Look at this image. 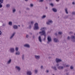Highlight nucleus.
<instances>
[{
    "instance_id": "3",
    "label": "nucleus",
    "mask_w": 75,
    "mask_h": 75,
    "mask_svg": "<svg viewBox=\"0 0 75 75\" xmlns=\"http://www.w3.org/2000/svg\"><path fill=\"white\" fill-rule=\"evenodd\" d=\"M39 34H41V35H43V36H46V32L45 30H43L42 32H40Z\"/></svg>"
},
{
    "instance_id": "62",
    "label": "nucleus",
    "mask_w": 75,
    "mask_h": 75,
    "mask_svg": "<svg viewBox=\"0 0 75 75\" xmlns=\"http://www.w3.org/2000/svg\"><path fill=\"white\" fill-rule=\"evenodd\" d=\"M25 1H28V0H25Z\"/></svg>"
},
{
    "instance_id": "9",
    "label": "nucleus",
    "mask_w": 75,
    "mask_h": 75,
    "mask_svg": "<svg viewBox=\"0 0 75 75\" xmlns=\"http://www.w3.org/2000/svg\"><path fill=\"white\" fill-rule=\"evenodd\" d=\"M26 74L27 75H32L33 73L31 71H28L27 72Z\"/></svg>"
},
{
    "instance_id": "31",
    "label": "nucleus",
    "mask_w": 75,
    "mask_h": 75,
    "mask_svg": "<svg viewBox=\"0 0 75 75\" xmlns=\"http://www.w3.org/2000/svg\"><path fill=\"white\" fill-rule=\"evenodd\" d=\"M15 50L16 51H18V48L17 47H16Z\"/></svg>"
},
{
    "instance_id": "41",
    "label": "nucleus",
    "mask_w": 75,
    "mask_h": 75,
    "mask_svg": "<svg viewBox=\"0 0 75 75\" xmlns=\"http://www.w3.org/2000/svg\"><path fill=\"white\" fill-rule=\"evenodd\" d=\"M73 34V32H69V34Z\"/></svg>"
},
{
    "instance_id": "40",
    "label": "nucleus",
    "mask_w": 75,
    "mask_h": 75,
    "mask_svg": "<svg viewBox=\"0 0 75 75\" xmlns=\"http://www.w3.org/2000/svg\"><path fill=\"white\" fill-rule=\"evenodd\" d=\"M32 25H29V28L30 29H31V26H32Z\"/></svg>"
},
{
    "instance_id": "48",
    "label": "nucleus",
    "mask_w": 75,
    "mask_h": 75,
    "mask_svg": "<svg viewBox=\"0 0 75 75\" xmlns=\"http://www.w3.org/2000/svg\"><path fill=\"white\" fill-rule=\"evenodd\" d=\"M43 0H40L39 2H42Z\"/></svg>"
},
{
    "instance_id": "55",
    "label": "nucleus",
    "mask_w": 75,
    "mask_h": 75,
    "mask_svg": "<svg viewBox=\"0 0 75 75\" xmlns=\"http://www.w3.org/2000/svg\"><path fill=\"white\" fill-rule=\"evenodd\" d=\"M41 69H42V68H43V66H41Z\"/></svg>"
},
{
    "instance_id": "7",
    "label": "nucleus",
    "mask_w": 75,
    "mask_h": 75,
    "mask_svg": "<svg viewBox=\"0 0 75 75\" xmlns=\"http://www.w3.org/2000/svg\"><path fill=\"white\" fill-rule=\"evenodd\" d=\"M15 34H16V33H14L13 34H12V35L9 38V39L10 40H12L14 37V35H15Z\"/></svg>"
},
{
    "instance_id": "25",
    "label": "nucleus",
    "mask_w": 75,
    "mask_h": 75,
    "mask_svg": "<svg viewBox=\"0 0 75 75\" xmlns=\"http://www.w3.org/2000/svg\"><path fill=\"white\" fill-rule=\"evenodd\" d=\"M62 65L63 66V67L64 68H66V66L67 65L66 63L63 64Z\"/></svg>"
},
{
    "instance_id": "44",
    "label": "nucleus",
    "mask_w": 75,
    "mask_h": 75,
    "mask_svg": "<svg viewBox=\"0 0 75 75\" xmlns=\"http://www.w3.org/2000/svg\"><path fill=\"white\" fill-rule=\"evenodd\" d=\"M29 37V35H26V38H28V37Z\"/></svg>"
},
{
    "instance_id": "16",
    "label": "nucleus",
    "mask_w": 75,
    "mask_h": 75,
    "mask_svg": "<svg viewBox=\"0 0 75 75\" xmlns=\"http://www.w3.org/2000/svg\"><path fill=\"white\" fill-rule=\"evenodd\" d=\"M11 61L12 60L11 59H10L8 61H7V64L8 65H9L11 62Z\"/></svg>"
},
{
    "instance_id": "8",
    "label": "nucleus",
    "mask_w": 75,
    "mask_h": 75,
    "mask_svg": "<svg viewBox=\"0 0 75 75\" xmlns=\"http://www.w3.org/2000/svg\"><path fill=\"white\" fill-rule=\"evenodd\" d=\"M56 61L57 63H58V62H62V60L59 59L57 58L56 59Z\"/></svg>"
},
{
    "instance_id": "12",
    "label": "nucleus",
    "mask_w": 75,
    "mask_h": 75,
    "mask_svg": "<svg viewBox=\"0 0 75 75\" xmlns=\"http://www.w3.org/2000/svg\"><path fill=\"white\" fill-rule=\"evenodd\" d=\"M16 69L17 70H18V71H20L21 70V68L19 66H16L15 67Z\"/></svg>"
},
{
    "instance_id": "19",
    "label": "nucleus",
    "mask_w": 75,
    "mask_h": 75,
    "mask_svg": "<svg viewBox=\"0 0 75 75\" xmlns=\"http://www.w3.org/2000/svg\"><path fill=\"white\" fill-rule=\"evenodd\" d=\"M38 40L40 42H42V39H41V38L40 36H39Z\"/></svg>"
},
{
    "instance_id": "11",
    "label": "nucleus",
    "mask_w": 75,
    "mask_h": 75,
    "mask_svg": "<svg viewBox=\"0 0 75 75\" xmlns=\"http://www.w3.org/2000/svg\"><path fill=\"white\" fill-rule=\"evenodd\" d=\"M24 47L26 48H30V45L29 44H26L24 45Z\"/></svg>"
},
{
    "instance_id": "58",
    "label": "nucleus",
    "mask_w": 75,
    "mask_h": 75,
    "mask_svg": "<svg viewBox=\"0 0 75 75\" xmlns=\"http://www.w3.org/2000/svg\"><path fill=\"white\" fill-rule=\"evenodd\" d=\"M45 8H46V9H48V7H45Z\"/></svg>"
},
{
    "instance_id": "46",
    "label": "nucleus",
    "mask_w": 75,
    "mask_h": 75,
    "mask_svg": "<svg viewBox=\"0 0 75 75\" xmlns=\"http://www.w3.org/2000/svg\"><path fill=\"white\" fill-rule=\"evenodd\" d=\"M2 7H3V6L2 5L0 4V8H1Z\"/></svg>"
},
{
    "instance_id": "34",
    "label": "nucleus",
    "mask_w": 75,
    "mask_h": 75,
    "mask_svg": "<svg viewBox=\"0 0 75 75\" xmlns=\"http://www.w3.org/2000/svg\"><path fill=\"white\" fill-rule=\"evenodd\" d=\"M44 38L43 39V40H44V41H45V38H46V36H44Z\"/></svg>"
},
{
    "instance_id": "14",
    "label": "nucleus",
    "mask_w": 75,
    "mask_h": 75,
    "mask_svg": "<svg viewBox=\"0 0 75 75\" xmlns=\"http://www.w3.org/2000/svg\"><path fill=\"white\" fill-rule=\"evenodd\" d=\"M54 42H59V40L57 38H54Z\"/></svg>"
},
{
    "instance_id": "63",
    "label": "nucleus",
    "mask_w": 75,
    "mask_h": 75,
    "mask_svg": "<svg viewBox=\"0 0 75 75\" xmlns=\"http://www.w3.org/2000/svg\"><path fill=\"white\" fill-rule=\"evenodd\" d=\"M49 58H51V57H49Z\"/></svg>"
},
{
    "instance_id": "47",
    "label": "nucleus",
    "mask_w": 75,
    "mask_h": 75,
    "mask_svg": "<svg viewBox=\"0 0 75 75\" xmlns=\"http://www.w3.org/2000/svg\"><path fill=\"white\" fill-rule=\"evenodd\" d=\"M33 39H34V38H35V35H33Z\"/></svg>"
},
{
    "instance_id": "15",
    "label": "nucleus",
    "mask_w": 75,
    "mask_h": 75,
    "mask_svg": "<svg viewBox=\"0 0 75 75\" xmlns=\"http://www.w3.org/2000/svg\"><path fill=\"white\" fill-rule=\"evenodd\" d=\"M13 28L14 29L17 30V29H18V26L16 25H14L13 26Z\"/></svg>"
},
{
    "instance_id": "38",
    "label": "nucleus",
    "mask_w": 75,
    "mask_h": 75,
    "mask_svg": "<svg viewBox=\"0 0 75 75\" xmlns=\"http://www.w3.org/2000/svg\"><path fill=\"white\" fill-rule=\"evenodd\" d=\"M68 16H67L65 17L64 18L65 19L66 18H68Z\"/></svg>"
},
{
    "instance_id": "43",
    "label": "nucleus",
    "mask_w": 75,
    "mask_h": 75,
    "mask_svg": "<svg viewBox=\"0 0 75 75\" xmlns=\"http://www.w3.org/2000/svg\"><path fill=\"white\" fill-rule=\"evenodd\" d=\"M67 40H70V37H69V36H68L67 37Z\"/></svg>"
},
{
    "instance_id": "27",
    "label": "nucleus",
    "mask_w": 75,
    "mask_h": 75,
    "mask_svg": "<svg viewBox=\"0 0 75 75\" xmlns=\"http://www.w3.org/2000/svg\"><path fill=\"white\" fill-rule=\"evenodd\" d=\"M38 73V70L37 69H35V73L36 74H37V73Z\"/></svg>"
},
{
    "instance_id": "30",
    "label": "nucleus",
    "mask_w": 75,
    "mask_h": 75,
    "mask_svg": "<svg viewBox=\"0 0 75 75\" xmlns=\"http://www.w3.org/2000/svg\"><path fill=\"white\" fill-rule=\"evenodd\" d=\"M6 7H10V4H8L6 5Z\"/></svg>"
},
{
    "instance_id": "20",
    "label": "nucleus",
    "mask_w": 75,
    "mask_h": 75,
    "mask_svg": "<svg viewBox=\"0 0 75 75\" xmlns=\"http://www.w3.org/2000/svg\"><path fill=\"white\" fill-rule=\"evenodd\" d=\"M25 55H24V54H23L22 55V58L23 61H24V60L25 59Z\"/></svg>"
},
{
    "instance_id": "35",
    "label": "nucleus",
    "mask_w": 75,
    "mask_h": 75,
    "mask_svg": "<svg viewBox=\"0 0 75 75\" xmlns=\"http://www.w3.org/2000/svg\"><path fill=\"white\" fill-rule=\"evenodd\" d=\"M50 6H52V7H53L54 6V4L52 3H51L50 4Z\"/></svg>"
},
{
    "instance_id": "23",
    "label": "nucleus",
    "mask_w": 75,
    "mask_h": 75,
    "mask_svg": "<svg viewBox=\"0 0 75 75\" xmlns=\"http://www.w3.org/2000/svg\"><path fill=\"white\" fill-rule=\"evenodd\" d=\"M46 30V28L45 27L42 28L40 29L41 31H45Z\"/></svg>"
},
{
    "instance_id": "60",
    "label": "nucleus",
    "mask_w": 75,
    "mask_h": 75,
    "mask_svg": "<svg viewBox=\"0 0 75 75\" xmlns=\"http://www.w3.org/2000/svg\"><path fill=\"white\" fill-rule=\"evenodd\" d=\"M19 13H20V14H21V11H19Z\"/></svg>"
},
{
    "instance_id": "50",
    "label": "nucleus",
    "mask_w": 75,
    "mask_h": 75,
    "mask_svg": "<svg viewBox=\"0 0 75 75\" xmlns=\"http://www.w3.org/2000/svg\"><path fill=\"white\" fill-rule=\"evenodd\" d=\"M30 6L31 7H33V4H30Z\"/></svg>"
},
{
    "instance_id": "1",
    "label": "nucleus",
    "mask_w": 75,
    "mask_h": 75,
    "mask_svg": "<svg viewBox=\"0 0 75 75\" xmlns=\"http://www.w3.org/2000/svg\"><path fill=\"white\" fill-rule=\"evenodd\" d=\"M34 30H38V29H39V27H38V23H36L34 24Z\"/></svg>"
},
{
    "instance_id": "6",
    "label": "nucleus",
    "mask_w": 75,
    "mask_h": 75,
    "mask_svg": "<svg viewBox=\"0 0 75 75\" xmlns=\"http://www.w3.org/2000/svg\"><path fill=\"white\" fill-rule=\"evenodd\" d=\"M35 58L36 59L38 60V59H40L41 58V57L40 55H35Z\"/></svg>"
},
{
    "instance_id": "33",
    "label": "nucleus",
    "mask_w": 75,
    "mask_h": 75,
    "mask_svg": "<svg viewBox=\"0 0 75 75\" xmlns=\"http://www.w3.org/2000/svg\"><path fill=\"white\" fill-rule=\"evenodd\" d=\"M58 34L59 35H61L62 34V32H58Z\"/></svg>"
},
{
    "instance_id": "39",
    "label": "nucleus",
    "mask_w": 75,
    "mask_h": 75,
    "mask_svg": "<svg viewBox=\"0 0 75 75\" xmlns=\"http://www.w3.org/2000/svg\"><path fill=\"white\" fill-rule=\"evenodd\" d=\"M72 15H75V12H73L72 13Z\"/></svg>"
},
{
    "instance_id": "4",
    "label": "nucleus",
    "mask_w": 75,
    "mask_h": 75,
    "mask_svg": "<svg viewBox=\"0 0 75 75\" xmlns=\"http://www.w3.org/2000/svg\"><path fill=\"white\" fill-rule=\"evenodd\" d=\"M71 41L73 42H75V36H74L72 35L71 37Z\"/></svg>"
},
{
    "instance_id": "52",
    "label": "nucleus",
    "mask_w": 75,
    "mask_h": 75,
    "mask_svg": "<svg viewBox=\"0 0 75 75\" xmlns=\"http://www.w3.org/2000/svg\"><path fill=\"white\" fill-rule=\"evenodd\" d=\"M49 72V71L47 70L46 71V73H48Z\"/></svg>"
},
{
    "instance_id": "26",
    "label": "nucleus",
    "mask_w": 75,
    "mask_h": 75,
    "mask_svg": "<svg viewBox=\"0 0 75 75\" xmlns=\"http://www.w3.org/2000/svg\"><path fill=\"white\" fill-rule=\"evenodd\" d=\"M8 24L9 25H12V24H13L12 22H9L8 23Z\"/></svg>"
},
{
    "instance_id": "32",
    "label": "nucleus",
    "mask_w": 75,
    "mask_h": 75,
    "mask_svg": "<svg viewBox=\"0 0 75 75\" xmlns=\"http://www.w3.org/2000/svg\"><path fill=\"white\" fill-rule=\"evenodd\" d=\"M45 17H46V16L44 15L42 16V18H45Z\"/></svg>"
},
{
    "instance_id": "37",
    "label": "nucleus",
    "mask_w": 75,
    "mask_h": 75,
    "mask_svg": "<svg viewBox=\"0 0 75 75\" xmlns=\"http://www.w3.org/2000/svg\"><path fill=\"white\" fill-rule=\"evenodd\" d=\"M69 66H70L69 65H66V67H69Z\"/></svg>"
},
{
    "instance_id": "42",
    "label": "nucleus",
    "mask_w": 75,
    "mask_h": 75,
    "mask_svg": "<svg viewBox=\"0 0 75 75\" xmlns=\"http://www.w3.org/2000/svg\"><path fill=\"white\" fill-rule=\"evenodd\" d=\"M1 34H2V32L1 30H0V35H1Z\"/></svg>"
},
{
    "instance_id": "24",
    "label": "nucleus",
    "mask_w": 75,
    "mask_h": 75,
    "mask_svg": "<svg viewBox=\"0 0 75 75\" xmlns=\"http://www.w3.org/2000/svg\"><path fill=\"white\" fill-rule=\"evenodd\" d=\"M12 11L13 13H14L16 11V10L15 8L13 9L12 10Z\"/></svg>"
},
{
    "instance_id": "10",
    "label": "nucleus",
    "mask_w": 75,
    "mask_h": 75,
    "mask_svg": "<svg viewBox=\"0 0 75 75\" xmlns=\"http://www.w3.org/2000/svg\"><path fill=\"white\" fill-rule=\"evenodd\" d=\"M14 49L13 48H11L10 49V51L11 53H14Z\"/></svg>"
},
{
    "instance_id": "61",
    "label": "nucleus",
    "mask_w": 75,
    "mask_h": 75,
    "mask_svg": "<svg viewBox=\"0 0 75 75\" xmlns=\"http://www.w3.org/2000/svg\"><path fill=\"white\" fill-rule=\"evenodd\" d=\"M22 27H24V25H22Z\"/></svg>"
},
{
    "instance_id": "21",
    "label": "nucleus",
    "mask_w": 75,
    "mask_h": 75,
    "mask_svg": "<svg viewBox=\"0 0 75 75\" xmlns=\"http://www.w3.org/2000/svg\"><path fill=\"white\" fill-rule=\"evenodd\" d=\"M52 68L53 69H54L55 71H57V69L55 66H54V67L52 66Z\"/></svg>"
},
{
    "instance_id": "49",
    "label": "nucleus",
    "mask_w": 75,
    "mask_h": 75,
    "mask_svg": "<svg viewBox=\"0 0 75 75\" xmlns=\"http://www.w3.org/2000/svg\"><path fill=\"white\" fill-rule=\"evenodd\" d=\"M59 64H56L57 67H58V66H59Z\"/></svg>"
},
{
    "instance_id": "18",
    "label": "nucleus",
    "mask_w": 75,
    "mask_h": 75,
    "mask_svg": "<svg viewBox=\"0 0 75 75\" xmlns=\"http://www.w3.org/2000/svg\"><path fill=\"white\" fill-rule=\"evenodd\" d=\"M52 10L54 12H55V13H56L57 11V9H56V8H54L52 9Z\"/></svg>"
},
{
    "instance_id": "36",
    "label": "nucleus",
    "mask_w": 75,
    "mask_h": 75,
    "mask_svg": "<svg viewBox=\"0 0 75 75\" xmlns=\"http://www.w3.org/2000/svg\"><path fill=\"white\" fill-rule=\"evenodd\" d=\"M70 69H74V67H73V66H71L70 67Z\"/></svg>"
},
{
    "instance_id": "54",
    "label": "nucleus",
    "mask_w": 75,
    "mask_h": 75,
    "mask_svg": "<svg viewBox=\"0 0 75 75\" xmlns=\"http://www.w3.org/2000/svg\"><path fill=\"white\" fill-rule=\"evenodd\" d=\"M66 75H69V73H66Z\"/></svg>"
},
{
    "instance_id": "57",
    "label": "nucleus",
    "mask_w": 75,
    "mask_h": 75,
    "mask_svg": "<svg viewBox=\"0 0 75 75\" xmlns=\"http://www.w3.org/2000/svg\"><path fill=\"white\" fill-rule=\"evenodd\" d=\"M30 35H33V33H30Z\"/></svg>"
},
{
    "instance_id": "28",
    "label": "nucleus",
    "mask_w": 75,
    "mask_h": 75,
    "mask_svg": "<svg viewBox=\"0 0 75 75\" xmlns=\"http://www.w3.org/2000/svg\"><path fill=\"white\" fill-rule=\"evenodd\" d=\"M33 24H34V22L32 21L31 22V23H30V25H33Z\"/></svg>"
},
{
    "instance_id": "45",
    "label": "nucleus",
    "mask_w": 75,
    "mask_h": 75,
    "mask_svg": "<svg viewBox=\"0 0 75 75\" xmlns=\"http://www.w3.org/2000/svg\"><path fill=\"white\" fill-rule=\"evenodd\" d=\"M26 9L27 10H30V8H26Z\"/></svg>"
},
{
    "instance_id": "22",
    "label": "nucleus",
    "mask_w": 75,
    "mask_h": 75,
    "mask_svg": "<svg viewBox=\"0 0 75 75\" xmlns=\"http://www.w3.org/2000/svg\"><path fill=\"white\" fill-rule=\"evenodd\" d=\"M65 12L66 14H68V8H66L65 9Z\"/></svg>"
},
{
    "instance_id": "51",
    "label": "nucleus",
    "mask_w": 75,
    "mask_h": 75,
    "mask_svg": "<svg viewBox=\"0 0 75 75\" xmlns=\"http://www.w3.org/2000/svg\"><path fill=\"white\" fill-rule=\"evenodd\" d=\"M2 26H3V27H4V26H6V25L5 24H3Z\"/></svg>"
},
{
    "instance_id": "59",
    "label": "nucleus",
    "mask_w": 75,
    "mask_h": 75,
    "mask_svg": "<svg viewBox=\"0 0 75 75\" xmlns=\"http://www.w3.org/2000/svg\"><path fill=\"white\" fill-rule=\"evenodd\" d=\"M55 35L57 36V33H55Z\"/></svg>"
},
{
    "instance_id": "29",
    "label": "nucleus",
    "mask_w": 75,
    "mask_h": 75,
    "mask_svg": "<svg viewBox=\"0 0 75 75\" xmlns=\"http://www.w3.org/2000/svg\"><path fill=\"white\" fill-rule=\"evenodd\" d=\"M4 0H0V4H2V3H3Z\"/></svg>"
},
{
    "instance_id": "56",
    "label": "nucleus",
    "mask_w": 75,
    "mask_h": 75,
    "mask_svg": "<svg viewBox=\"0 0 75 75\" xmlns=\"http://www.w3.org/2000/svg\"><path fill=\"white\" fill-rule=\"evenodd\" d=\"M59 0H56V1H57V2H58V1H59Z\"/></svg>"
},
{
    "instance_id": "5",
    "label": "nucleus",
    "mask_w": 75,
    "mask_h": 75,
    "mask_svg": "<svg viewBox=\"0 0 75 75\" xmlns=\"http://www.w3.org/2000/svg\"><path fill=\"white\" fill-rule=\"evenodd\" d=\"M53 21L51 20H48V21L46 22V24L47 25H50L51 23H52Z\"/></svg>"
},
{
    "instance_id": "17",
    "label": "nucleus",
    "mask_w": 75,
    "mask_h": 75,
    "mask_svg": "<svg viewBox=\"0 0 75 75\" xmlns=\"http://www.w3.org/2000/svg\"><path fill=\"white\" fill-rule=\"evenodd\" d=\"M20 54V52L19 51H16L15 53L16 55H19Z\"/></svg>"
},
{
    "instance_id": "2",
    "label": "nucleus",
    "mask_w": 75,
    "mask_h": 75,
    "mask_svg": "<svg viewBox=\"0 0 75 75\" xmlns=\"http://www.w3.org/2000/svg\"><path fill=\"white\" fill-rule=\"evenodd\" d=\"M52 41V39L50 36H48L47 37V44H49L50 43V42Z\"/></svg>"
},
{
    "instance_id": "64",
    "label": "nucleus",
    "mask_w": 75,
    "mask_h": 75,
    "mask_svg": "<svg viewBox=\"0 0 75 75\" xmlns=\"http://www.w3.org/2000/svg\"><path fill=\"white\" fill-rule=\"evenodd\" d=\"M19 27H20V25H18Z\"/></svg>"
},
{
    "instance_id": "13",
    "label": "nucleus",
    "mask_w": 75,
    "mask_h": 75,
    "mask_svg": "<svg viewBox=\"0 0 75 75\" xmlns=\"http://www.w3.org/2000/svg\"><path fill=\"white\" fill-rule=\"evenodd\" d=\"M58 69L61 70V69H64V67L61 66H59L57 67Z\"/></svg>"
},
{
    "instance_id": "53",
    "label": "nucleus",
    "mask_w": 75,
    "mask_h": 75,
    "mask_svg": "<svg viewBox=\"0 0 75 75\" xmlns=\"http://www.w3.org/2000/svg\"><path fill=\"white\" fill-rule=\"evenodd\" d=\"M72 4H73V5H74V4H75V2H73L72 3Z\"/></svg>"
}]
</instances>
